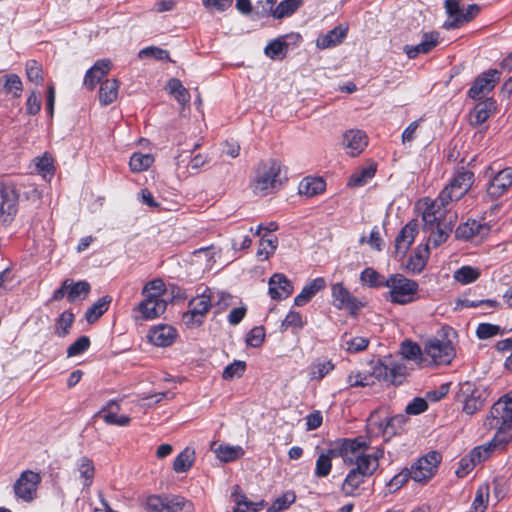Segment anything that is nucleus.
<instances>
[{
  "instance_id": "nucleus-1",
  "label": "nucleus",
  "mask_w": 512,
  "mask_h": 512,
  "mask_svg": "<svg viewBox=\"0 0 512 512\" xmlns=\"http://www.w3.org/2000/svg\"><path fill=\"white\" fill-rule=\"evenodd\" d=\"M355 456L347 460L346 464L354 467L346 475L341 490L346 496H356L366 477L374 474L379 467V460L383 457V450L371 448L364 440L358 439L355 446Z\"/></svg>"
},
{
  "instance_id": "nucleus-2",
  "label": "nucleus",
  "mask_w": 512,
  "mask_h": 512,
  "mask_svg": "<svg viewBox=\"0 0 512 512\" xmlns=\"http://www.w3.org/2000/svg\"><path fill=\"white\" fill-rule=\"evenodd\" d=\"M144 299L133 309L136 321H148L160 317L166 310V287L161 279L145 284L142 290Z\"/></svg>"
},
{
  "instance_id": "nucleus-3",
  "label": "nucleus",
  "mask_w": 512,
  "mask_h": 512,
  "mask_svg": "<svg viewBox=\"0 0 512 512\" xmlns=\"http://www.w3.org/2000/svg\"><path fill=\"white\" fill-rule=\"evenodd\" d=\"M284 178V166L280 162L270 159L258 166L251 187L257 195H268L282 187Z\"/></svg>"
},
{
  "instance_id": "nucleus-4",
  "label": "nucleus",
  "mask_w": 512,
  "mask_h": 512,
  "mask_svg": "<svg viewBox=\"0 0 512 512\" xmlns=\"http://www.w3.org/2000/svg\"><path fill=\"white\" fill-rule=\"evenodd\" d=\"M358 439H341L334 442L329 449L319 454L315 463V476L324 478L329 475L332 469V460L341 457L346 463L355 456L354 446Z\"/></svg>"
},
{
  "instance_id": "nucleus-5",
  "label": "nucleus",
  "mask_w": 512,
  "mask_h": 512,
  "mask_svg": "<svg viewBox=\"0 0 512 512\" xmlns=\"http://www.w3.org/2000/svg\"><path fill=\"white\" fill-rule=\"evenodd\" d=\"M454 334L455 332L449 329L427 340L425 343V356L428 358L427 365L451 363L456 355L453 344Z\"/></svg>"
},
{
  "instance_id": "nucleus-6",
  "label": "nucleus",
  "mask_w": 512,
  "mask_h": 512,
  "mask_svg": "<svg viewBox=\"0 0 512 512\" xmlns=\"http://www.w3.org/2000/svg\"><path fill=\"white\" fill-rule=\"evenodd\" d=\"M388 288L386 299L392 303L405 305L418 298V284L402 274H393L385 281Z\"/></svg>"
},
{
  "instance_id": "nucleus-7",
  "label": "nucleus",
  "mask_w": 512,
  "mask_h": 512,
  "mask_svg": "<svg viewBox=\"0 0 512 512\" xmlns=\"http://www.w3.org/2000/svg\"><path fill=\"white\" fill-rule=\"evenodd\" d=\"M491 415L499 426L496 439L508 442L512 437V391L494 404Z\"/></svg>"
},
{
  "instance_id": "nucleus-8",
  "label": "nucleus",
  "mask_w": 512,
  "mask_h": 512,
  "mask_svg": "<svg viewBox=\"0 0 512 512\" xmlns=\"http://www.w3.org/2000/svg\"><path fill=\"white\" fill-rule=\"evenodd\" d=\"M473 183L474 175L472 172H459L441 191L439 195L440 202L443 206H446L453 200H459L469 191Z\"/></svg>"
},
{
  "instance_id": "nucleus-9",
  "label": "nucleus",
  "mask_w": 512,
  "mask_h": 512,
  "mask_svg": "<svg viewBox=\"0 0 512 512\" xmlns=\"http://www.w3.org/2000/svg\"><path fill=\"white\" fill-rule=\"evenodd\" d=\"M440 462L441 456L436 452L421 457L411 466L412 479L421 484L427 483L436 475Z\"/></svg>"
},
{
  "instance_id": "nucleus-10",
  "label": "nucleus",
  "mask_w": 512,
  "mask_h": 512,
  "mask_svg": "<svg viewBox=\"0 0 512 512\" xmlns=\"http://www.w3.org/2000/svg\"><path fill=\"white\" fill-rule=\"evenodd\" d=\"M486 392L474 383L464 382L460 386L459 400L463 404V411L467 415H473L484 404Z\"/></svg>"
},
{
  "instance_id": "nucleus-11",
  "label": "nucleus",
  "mask_w": 512,
  "mask_h": 512,
  "mask_svg": "<svg viewBox=\"0 0 512 512\" xmlns=\"http://www.w3.org/2000/svg\"><path fill=\"white\" fill-rule=\"evenodd\" d=\"M407 374V367L403 363L392 361H378L372 366L371 377L378 380H384L392 384L400 383Z\"/></svg>"
},
{
  "instance_id": "nucleus-12",
  "label": "nucleus",
  "mask_w": 512,
  "mask_h": 512,
  "mask_svg": "<svg viewBox=\"0 0 512 512\" xmlns=\"http://www.w3.org/2000/svg\"><path fill=\"white\" fill-rule=\"evenodd\" d=\"M446 10L448 14L446 26L448 28L462 26L472 20L479 12V8L476 5H470L466 9L460 7L459 0H446Z\"/></svg>"
},
{
  "instance_id": "nucleus-13",
  "label": "nucleus",
  "mask_w": 512,
  "mask_h": 512,
  "mask_svg": "<svg viewBox=\"0 0 512 512\" xmlns=\"http://www.w3.org/2000/svg\"><path fill=\"white\" fill-rule=\"evenodd\" d=\"M210 307L209 296L203 294L193 298L189 303V310L183 314V323L189 328L201 325Z\"/></svg>"
},
{
  "instance_id": "nucleus-14",
  "label": "nucleus",
  "mask_w": 512,
  "mask_h": 512,
  "mask_svg": "<svg viewBox=\"0 0 512 512\" xmlns=\"http://www.w3.org/2000/svg\"><path fill=\"white\" fill-rule=\"evenodd\" d=\"M41 482L38 473L27 470L24 471L14 484L16 496L25 502L33 501L37 496V489Z\"/></svg>"
},
{
  "instance_id": "nucleus-15",
  "label": "nucleus",
  "mask_w": 512,
  "mask_h": 512,
  "mask_svg": "<svg viewBox=\"0 0 512 512\" xmlns=\"http://www.w3.org/2000/svg\"><path fill=\"white\" fill-rule=\"evenodd\" d=\"M333 304L338 309H344L351 315H356L364 307V303L355 298L342 283L331 286Z\"/></svg>"
},
{
  "instance_id": "nucleus-16",
  "label": "nucleus",
  "mask_w": 512,
  "mask_h": 512,
  "mask_svg": "<svg viewBox=\"0 0 512 512\" xmlns=\"http://www.w3.org/2000/svg\"><path fill=\"white\" fill-rule=\"evenodd\" d=\"M17 194L13 187L0 184V223L8 224L17 212Z\"/></svg>"
},
{
  "instance_id": "nucleus-17",
  "label": "nucleus",
  "mask_w": 512,
  "mask_h": 512,
  "mask_svg": "<svg viewBox=\"0 0 512 512\" xmlns=\"http://www.w3.org/2000/svg\"><path fill=\"white\" fill-rule=\"evenodd\" d=\"M368 145L367 134L358 129H350L343 133L341 146L345 153L355 157L360 155Z\"/></svg>"
},
{
  "instance_id": "nucleus-18",
  "label": "nucleus",
  "mask_w": 512,
  "mask_h": 512,
  "mask_svg": "<svg viewBox=\"0 0 512 512\" xmlns=\"http://www.w3.org/2000/svg\"><path fill=\"white\" fill-rule=\"evenodd\" d=\"M443 207L439 198L436 200L423 198L416 204V210L418 214L421 215L424 226H430L431 228L438 222H441L440 218L442 216Z\"/></svg>"
},
{
  "instance_id": "nucleus-19",
  "label": "nucleus",
  "mask_w": 512,
  "mask_h": 512,
  "mask_svg": "<svg viewBox=\"0 0 512 512\" xmlns=\"http://www.w3.org/2000/svg\"><path fill=\"white\" fill-rule=\"evenodd\" d=\"M456 216L449 217V223L438 222L432 228L430 226H424L423 231L427 234L426 245L429 248H436L444 243L452 231L453 223Z\"/></svg>"
},
{
  "instance_id": "nucleus-20",
  "label": "nucleus",
  "mask_w": 512,
  "mask_h": 512,
  "mask_svg": "<svg viewBox=\"0 0 512 512\" xmlns=\"http://www.w3.org/2000/svg\"><path fill=\"white\" fill-rule=\"evenodd\" d=\"M177 330L168 324H158L151 327L147 333L148 341L157 347H168L177 338Z\"/></svg>"
},
{
  "instance_id": "nucleus-21",
  "label": "nucleus",
  "mask_w": 512,
  "mask_h": 512,
  "mask_svg": "<svg viewBox=\"0 0 512 512\" xmlns=\"http://www.w3.org/2000/svg\"><path fill=\"white\" fill-rule=\"evenodd\" d=\"M73 479L83 488H89L95 477V466L87 457L79 458L72 471Z\"/></svg>"
},
{
  "instance_id": "nucleus-22",
  "label": "nucleus",
  "mask_w": 512,
  "mask_h": 512,
  "mask_svg": "<svg viewBox=\"0 0 512 512\" xmlns=\"http://www.w3.org/2000/svg\"><path fill=\"white\" fill-rule=\"evenodd\" d=\"M293 292L292 282L282 273L273 274L268 281V294L273 300L288 298Z\"/></svg>"
},
{
  "instance_id": "nucleus-23",
  "label": "nucleus",
  "mask_w": 512,
  "mask_h": 512,
  "mask_svg": "<svg viewBox=\"0 0 512 512\" xmlns=\"http://www.w3.org/2000/svg\"><path fill=\"white\" fill-rule=\"evenodd\" d=\"M402 359L399 363H403L408 370H412L414 366H426L428 358L425 351L422 352L420 347L412 342H404L401 348Z\"/></svg>"
},
{
  "instance_id": "nucleus-24",
  "label": "nucleus",
  "mask_w": 512,
  "mask_h": 512,
  "mask_svg": "<svg viewBox=\"0 0 512 512\" xmlns=\"http://www.w3.org/2000/svg\"><path fill=\"white\" fill-rule=\"evenodd\" d=\"M490 230L491 227L488 224L472 220L456 229V237L481 241L490 233Z\"/></svg>"
},
{
  "instance_id": "nucleus-25",
  "label": "nucleus",
  "mask_w": 512,
  "mask_h": 512,
  "mask_svg": "<svg viewBox=\"0 0 512 512\" xmlns=\"http://www.w3.org/2000/svg\"><path fill=\"white\" fill-rule=\"evenodd\" d=\"M512 185V169L505 168L499 171L487 187V195L491 198H498L503 195Z\"/></svg>"
},
{
  "instance_id": "nucleus-26",
  "label": "nucleus",
  "mask_w": 512,
  "mask_h": 512,
  "mask_svg": "<svg viewBox=\"0 0 512 512\" xmlns=\"http://www.w3.org/2000/svg\"><path fill=\"white\" fill-rule=\"evenodd\" d=\"M439 44V35L437 33H426L417 45H406L404 52L406 55L413 59L420 54H426L433 50Z\"/></svg>"
},
{
  "instance_id": "nucleus-27",
  "label": "nucleus",
  "mask_w": 512,
  "mask_h": 512,
  "mask_svg": "<svg viewBox=\"0 0 512 512\" xmlns=\"http://www.w3.org/2000/svg\"><path fill=\"white\" fill-rule=\"evenodd\" d=\"M348 27L339 25L327 33L321 34L316 40V46L320 49H329L340 45L346 38Z\"/></svg>"
},
{
  "instance_id": "nucleus-28",
  "label": "nucleus",
  "mask_w": 512,
  "mask_h": 512,
  "mask_svg": "<svg viewBox=\"0 0 512 512\" xmlns=\"http://www.w3.org/2000/svg\"><path fill=\"white\" fill-rule=\"evenodd\" d=\"M498 79L496 71L485 73L474 82L469 90V95L475 99L485 96L494 88Z\"/></svg>"
},
{
  "instance_id": "nucleus-29",
  "label": "nucleus",
  "mask_w": 512,
  "mask_h": 512,
  "mask_svg": "<svg viewBox=\"0 0 512 512\" xmlns=\"http://www.w3.org/2000/svg\"><path fill=\"white\" fill-rule=\"evenodd\" d=\"M211 451L221 462H231L240 459L244 455V449L239 445H228L219 442L211 444Z\"/></svg>"
},
{
  "instance_id": "nucleus-30",
  "label": "nucleus",
  "mask_w": 512,
  "mask_h": 512,
  "mask_svg": "<svg viewBox=\"0 0 512 512\" xmlns=\"http://www.w3.org/2000/svg\"><path fill=\"white\" fill-rule=\"evenodd\" d=\"M495 110V101L490 98L477 103L473 111L470 113V124L473 126H479L483 124L487 119H489Z\"/></svg>"
},
{
  "instance_id": "nucleus-31",
  "label": "nucleus",
  "mask_w": 512,
  "mask_h": 512,
  "mask_svg": "<svg viewBox=\"0 0 512 512\" xmlns=\"http://www.w3.org/2000/svg\"><path fill=\"white\" fill-rule=\"evenodd\" d=\"M419 232V224L417 221L409 222L401 231L396 239V252L405 254L408 248L415 240V236Z\"/></svg>"
},
{
  "instance_id": "nucleus-32",
  "label": "nucleus",
  "mask_w": 512,
  "mask_h": 512,
  "mask_svg": "<svg viewBox=\"0 0 512 512\" xmlns=\"http://www.w3.org/2000/svg\"><path fill=\"white\" fill-rule=\"evenodd\" d=\"M196 452L193 447H185L178 453L172 463V469L176 474L187 473L194 465Z\"/></svg>"
},
{
  "instance_id": "nucleus-33",
  "label": "nucleus",
  "mask_w": 512,
  "mask_h": 512,
  "mask_svg": "<svg viewBox=\"0 0 512 512\" xmlns=\"http://www.w3.org/2000/svg\"><path fill=\"white\" fill-rule=\"evenodd\" d=\"M326 282L323 278H316L307 283L301 292L294 298L296 306H304L308 303L318 292L323 290Z\"/></svg>"
},
{
  "instance_id": "nucleus-34",
  "label": "nucleus",
  "mask_w": 512,
  "mask_h": 512,
  "mask_svg": "<svg viewBox=\"0 0 512 512\" xmlns=\"http://www.w3.org/2000/svg\"><path fill=\"white\" fill-rule=\"evenodd\" d=\"M111 63L108 60L97 61L92 68H90L85 76L84 84L87 88L93 89L95 85L109 73Z\"/></svg>"
},
{
  "instance_id": "nucleus-35",
  "label": "nucleus",
  "mask_w": 512,
  "mask_h": 512,
  "mask_svg": "<svg viewBox=\"0 0 512 512\" xmlns=\"http://www.w3.org/2000/svg\"><path fill=\"white\" fill-rule=\"evenodd\" d=\"M325 188L326 184L322 178L309 176L301 180L298 191L300 195L314 197L323 193Z\"/></svg>"
},
{
  "instance_id": "nucleus-36",
  "label": "nucleus",
  "mask_w": 512,
  "mask_h": 512,
  "mask_svg": "<svg viewBox=\"0 0 512 512\" xmlns=\"http://www.w3.org/2000/svg\"><path fill=\"white\" fill-rule=\"evenodd\" d=\"M491 486L488 483L480 485L475 493L472 504L475 512H485L489 505H496L490 495Z\"/></svg>"
},
{
  "instance_id": "nucleus-37",
  "label": "nucleus",
  "mask_w": 512,
  "mask_h": 512,
  "mask_svg": "<svg viewBox=\"0 0 512 512\" xmlns=\"http://www.w3.org/2000/svg\"><path fill=\"white\" fill-rule=\"evenodd\" d=\"M429 250L430 248L426 244L416 248L410 256L406 268L413 273L421 272L427 263Z\"/></svg>"
},
{
  "instance_id": "nucleus-38",
  "label": "nucleus",
  "mask_w": 512,
  "mask_h": 512,
  "mask_svg": "<svg viewBox=\"0 0 512 512\" xmlns=\"http://www.w3.org/2000/svg\"><path fill=\"white\" fill-rule=\"evenodd\" d=\"M376 164L369 163L357 169L349 178L348 185L352 187H360L368 183L375 175Z\"/></svg>"
},
{
  "instance_id": "nucleus-39",
  "label": "nucleus",
  "mask_w": 512,
  "mask_h": 512,
  "mask_svg": "<svg viewBox=\"0 0 512 512\" xmlns=\"http://www.w3.org/2000/svg\"><path fill=\"white\" fill-rule=\"evenodd\" d=\"M64 288L68 289V300L70 302L85 299L90 291V285L88 282L79 281L74 283L70 279L64 281Z\"/></svg>"
},
{
  "instance_id": "nucleus-40",
  "label": "nucleus",
  "mask_w": 512,
  "mask_h": 512,
  "mask_svg": "<svg viewBox=\"0 0 512 512\" xmlns=\"http://www.w3.org/2000/svg\"><path fill=\"white\" fill-rule=\"evenodd\" d=\"M120 83L116 79H107L100 86L99 100L103 105L113 103L118 97Z\"/></svg>"
},
{
  "instance_id": "nucleus-41",
  "label": "nucleus",
  "mask_w": 512,
  "mask_h": 512,
  "mask_svg": "<svg viewBox=\"0 0 512 512\" xmlns=\"http://www.w3.org/2000/svg\"><path fill=\"white\" fill-rule=\"evenodd\" d=\"M232 501L234 502L233 512H259L264 507V502L254 503L247 499V497L237 491L232 494Z\"/></svg>"
},
{
  "instance_id": "nucleus-42",
  "label": "nucleus",
  "mask_w": 512,
  "mask_h": 512,
  "mask_svg": "<svg viewBox=\"0 0 512 512\" xmlns=\"http://www.w3.org/2000/svg\"><path fill=\"white\" fill-rule=\"evenodd\" d=\"M215 254L214 248L200 249L194 252L191 261L198 269L209 270L215 263Z\"/></svg>"
},
{
  "instance_id": "nucleus-43",
  "label": "nucleus",
  "mask_w": 512,
  "mask_h": 512,
  "mask_svg": "<svg viewBox=\"0 0 512 512\" xmlns=\"http://www.w3.org/2000/svg\"><path fill=\"white\" fill-rule=\"evenodd\" d=\"M369 345V339L363 336L345 334L342 337V348L348 353H358Z\"/></svg>"
},
{
  "instance_id": "nucleus-44",
  "label": "nucleus",
  "mask_w": 512,
  "mask_h": 512,
  "mask_svg": "<svg viewBox=\"0 0 512 512\" xmlns=\"http://www.w3.org/2000/svg\"><path fill=\"white\" fill-rule=\"evenodd\" d=\"M333 369L334 365L330 360H317L308 367V377L311 381H319Z\"/></svg>"
},
{
  "instance_id": "nucleus-45",
  "label": "nucleus",
  "mask_w": 512,
  "mask_h": 512,
  "mask_svg": "<svg viewBox=\"0 0 512 512\" xmlns=\"http://www.w3.org/2000/svg\"><path fill=\"white\" fill-rule=\"evenodd\" d=\"M480 275L479 268L465 265L454 271L453 279L462 285H467L477 281Z\"/></svg>"
},
{
  "instance_id": "nucleus-46",
  "label": "nucleus",
  "mask_w": 512,
  "mask_h": 512,
  "mask_svg": "<svg viewBox=\"0 0 512 512\" xmlns=\"http://www.w3.org/2000/svg\"><path fill=\"white\" fill-rule=\"evenodd\" d=\"M154 163V157L151 154H142L135 152L131 155L129 161L130 170L134 173H140L148 170Z\"/></svg>"
},
{
  "instance_id": "nucleus-47",
  "label": "nucleus",
  "mask_w": 512,
  "mask_h": 512,
  "mask_svg": "<svg viewBox=\"0 0 512 512\" xmlns=\"http://www.w3.org/2000/svg\"><path fill=\"white\" fill-rule=\"evenodd\" d=\"M303 4V0H284L277 7L271 10V14L276 19H282L294 14Z\"/></svg>"
},
{
  "instance_id": "nucleus-48",
  "label": "nucleus",
  "mask_w": 512,
  "mask_h": 512,
  "mask_svg": "<svg viewBox=\"0 0 512 512\" xmlns=\"http://www.w3.org/2000/svg\"><path fill=\"white\" fill-rule=\"evenodd\" d=\"M506 442H501L499 439H496V437L493 439V441L478 446L475 449H473L469 454L471 455L472 459L476 461L477 464H480L481 462L488 459L492 452L499 446L503 445Z\"/></svg>"
},
{
  "instance_id": "nucleus-49",
  "label": "nucleus",
  "mask_w": 512,
  "mask_h": 512,
  "mask_svg": "<svg viewBox=\"0 0 512 512\" xmlns=\"http://www.w3.org/2000/svg\"><path fill=\"white\" fill-rule=\"evenodd\" d=\"M385 277L378 273L375 269L369 267L360 274V282L364 286L379 288L385 286Z\"/></svg>"
},
{
  "instance_id": "nucleus-50",
  "label": "nucleus",
  "mask_w": 512,
  "mask_h": 512,
  "mask_svg": "<svg viewBox=\"0 0 512 512\" xmlns=\"http://www.w3.org/2000/svg\"><path fill=\"white\" fill-rule=\"evenodd\" d=\"M277 238L272 234H263L258 247L257 256L261 260L268 259L276 250Z\"/></svg>"
},
{
  "instance_id": "nucleus-51",
  "label": "nucleus",
  "mask_w": 512,
  "mask_h": 512,
  "mask_svg": "<svg viewBox=\"0 0 512 512\" xmlns=\"http://www.w3.org/2000/svg\"><path fill=\"white\" fill-rule=\"evenodd\" d=\"M167 91L169 94L182 104L190 101V94L188 90L182 85L178 79H171L167 84Z\"/></svg>"
},
{
  "instance_id": "nucleus-52",
  "label": "nucleus",
  "mask_w": 512,
  "mask_h": 512,
  "mask_svg": "<svg viewBox=\"0 0 512 512\" xmlns=\"http://www.w3.org/2000/svg\"><path fill=\"white\" fill-rule=\"evenodd\" d=\"M34 161L37 172L43 177V179L50 180L54 174L52 157L45 153L41 157L36 158Z\"/></svg>"
},
{
  "instance_id": "nucleus-53",
  "label": "nucleus",
  "mask_w": 512,
  "mask_h": 512,
  "mask_svg": "<svg viewBox=\"0 0 512 512\" xmlns=\"http://www.w3.org/2000/svg\"><path fill=\"white\" fill-rule=\"evenodd\" d=\"M168 511L194 512V505L190 500H187L182 496L171 495L168 496Z\"/></svg>"
},
{
  "instance_id": "nucleus-54",
  "label": "nucleus",
  "mask_w": 512,
  "mask_h": 512,
  "mask_svg": "<svg viewBox=\"0 0 512 512\" xmlns=\"http://www.w3.org/2000/svg\"><path fill=\"white\" fill-rule=\"evenodd\" d=\"M296 500V495L292 491L285 492L278 498H276L271 506L267 509V512H281L288 509Z\"/></svg>"
},
{
  "instance_id": "nucleus-55",
  "label": "nucleus",
  "mask_w": 512,
  "mask_h": 512,
  "mask_svg": "<svg viewBox=\"0 0 512 512\" xmlns=\"http://www.w3.org/2000/svg\"><path fill=\"white\" fill-rule=\"evenodd\" d=\"M110 300L106 297L101 298L95 304H93L86 312L85 317L89 323L97 321L104 312L108 309Z\"/></svg>"
},
{
  "instance_id": "nucleus-56",
  "label": "nucleus",
  "mask_w": 512,
  "mask_h": 512,
  "mask_svg": "<svg viewBox=\"0 0 512 512\" xmlns=\"http://www.w3.org/2000/svg\"><path fill=\"white\" fill-rule=\"evenodd\" d=\"M3 88L6 93L14 97H20L23 86L19 76L15 74L7 75L3 78Z\"/></svg>"
},
{
  "instance_id": "nucleus-57",
  "label": "nucleus",
  "mask_w": 512,
  "mask_h": 512,
  "mask_svg": "<svg viewBox=\"0 0 512 512\" xmlns=\"http://www.w3.org/2000/svg\"><path fill=\"white\" fill-rule=\"evenodd\" d=\"M246 370V363L244 361H234L229 364L222 373V378L227 381H232L243 376Z\"/></svg>"
},
{
  "instance_id": "nucleus-58",
  "label": "nucleus",
  "mask_w": 512,
  "mask_h": 512,
  "mask_svg": "<svg viewBox=\"0 0 512 512\" xmlns=\"http://www.w3.org/2000/svg\"><path fill=\"white\" fill-rule=\"evenodd\" d=\"M398 417L389 418L387 415H382L380 412H376L371 415L369 419V427L373 429L375 426L379 428L383 433L387 432V429L390 425H392Z\"/></svg>"
},
{
  "instance_id": "nucleus-59",
  "label": "nucleus",
  "mask_w": 512,
  "mask_h": 512,
  "mask_svg": "<svg viewBox=\"0 0 512 512\" xmlns=\"http://www.w3.org/2000/svg\"><path fill=\"white\" fill-rule=\"evenodd\" d=\"M145 506L149 512H169L168 496H149L146 500Z\"/></svg>"
},
{
  "instance_id": "nucleus-60",
  "label": "nucleus",
  "mask_w": 512,
  "mask_h": 512,
  "mask_svg": "<svg viewBox=\"0 0 512 512\" xmlns=\"http://www.w3.org/2000/svg\"><path fill=\"white\" fill-rule=\"evenodd\" d=\"M488 485H490L491 490H493V494L491 496L495 504L502 500L508 493L509 485L507 480L504 478L494 479L491 483H488Z\"/></svg>"
},
{
  "instance_id": "nucleus-61",
  "label": "nucleus",
  "mask_w": 512,
  "mask_h": 512,
  "mask_svg": "<svg viewBox=\"0 0 512 512\" xmlns=\"http://www.w3.org/2000/svg\"><path fill=\"white\" fill-rule=\"evenodd\" d=\"M101 417L105 423L117 426H128L131 421V418L129 416L124 414H118L117 412H114L111 409L103 411Z\"/></svg>"
},
{
  "instance_id": "nucleus-62",
  "label": "nucleus",
  "mask_w": 512,
  "mask_h": 512,
  "mask_svg": "<svg viewBox=\"0 0 512 512\" xmlns=\"http://www.w3.org/2000/svg\"><path fill=\"white\" fill-rule=\"evenodd\" d=\"M286 48L287 44L284 41L273 40L266 46L265 54L271 59H276L284 56Z\"/></svg>"
},
{
  "instance_id": "nucleus-63",
  "label": "nucleus",
  "mask_w": 512,
  "mask_h": 512,
  "mask_svg": "<svg viewBox=\"0 0 512 512\" xmlns=\"http://www.w3.org/2000/svg\"><path fill=\"white\" fill-rule=\"evenodd\" d=\"M265 337H266V332H265L264 327L257 326V327L252 328L250 330V332L248 333V335L246 337V343H247V345H249L251 347L257 348L263 344Z\"/></svg>"
},
{
  "instance_id": "nucleus-64",
  "label": "nucleus",
  "mask_w": 512,
  "mask_h": 512,
  "mask_svg": "<svg viewBox=\"0 0 512 512\" xmlns=\"http://www.w3.org/2000/svg\"><path fill=\"white\" fill-rule=\"evenodd\" d=\"M26 75L31 82L36 84L41 83L43 76L40 64L34 60L28 61L26 64Z\"/></svg>"
}]
</instances>
